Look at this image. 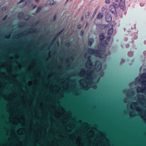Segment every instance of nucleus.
<instances>
[{"instance_id": "obj_16", "label": "nucleus", "mask_w": 146, "mask_h": 146, "mask_svg": "<svg viewBox=\"0 0 146 146\" xmlns=\"http://www.w3.org/2000/svg\"><path fill=\"white\" fill-rule=\"evenodd\" d=\"M23 2H25V0H21V1H20V2H19L18 3H21Z\"/></svg>"}, {"instance_id": "obj_7", "label": "nucleus", "mask_w": 146, "mask_h": 146, "mask_svg": "<svg viewBox=\"0 0 146 146\" xmlns=\"http://www.w3.org/2000/svg\"><path fill=\"white\" fill-rule=\"evenodd\" d=\"M48 5H54L56 4V3L53 0H49L47 2Z\"/></svg>"}, {"instance_id": "obj_12", "label": "nucleus", "mask_w": 146, "mask_h": 146, "mask_svg": "<svg viewBox=\"0 0 146 146\" xmlns=\"http://www.w3.org/2000/svg\"><path fill=\"white\" fill-rule=\"evenodd\" d=\"M105 3L107 4H109L110 3V0H106Z\"/></svg>"}, {"instance_id": "obj_4", "label": "nucleus", "mask_w": 146, "mask_h": 146, "mask_svg": "<svg viewBox=\"0 0 146 146\" xmlns=\"http://www.w3.org/2000/svg\"><path fill=\"white\" fill-rule=\"evenodd\" d=\"M117 7V3H114L113 5L110 6V10L111 12L114 14H116L117 13L116 9V7Z\"/></svg>"}, {"instance_id": "obj_22", "label": "nucleus", "mask_w": 146, "mask_h": 146, "mask_svg": "<svg viewBox=\"0 0 146 146\" xmlns=\"http://www.w3.org/2000/svg\"><path fill=\"white\" fill-rule=\"evenodd\" d=\"M89 65H90V66H91V65H92V64H90Z\"/></svg>"}, {"instance_id": "obj_23", "label": "nucleus", "mask_w": 146, "mask_h": 146, "mask_svg": "<svg viewBox=\"0 0 146 146\" xmlns=\"http://www.w3.org/2000/svg\"><path fill=\"white\" fill-rule=\"evenodd\" d=\"M142 68V67H141V69H140L141 70Z\"/></svg>"}, {"instance_id": "obj_5", "label": "nucleus", "mask_w": 146, "mask_h": 146, "mask_svg": "<svg viewBox=\"0 0 146 146\" xmlns=\"http://www.w3.org/2000/svg\"><path fill=\"white\" fill-rule=\"evenodd\" d=\"M95 69L97 71H99L101 67V65L99 61H96L95 64Z\"/></svg>"}, {"instance_id": "obj_19", "label": "nucleus", "mask_w": 146, "mask_h": 146, "mask_svg": "<svg viewBox=\"0 0 146 146\" xmlns=\"http://www.w3.org/2000/svg\"><path fill=\"white\" fill-rule=\"evenodd\" d=\"M5 10V8H3V10Z\"/></svg>"}, {"instance_id": "obj_11", "label": "nucleus", "mask_w": 146, "mask_h": 146, "mask_svg": "<svg viewBox=\"0 0 146 146\" xmlns=\"http://www.w3.org/2000/svg\"><path fill=\"white\" fill-rule=\"evenodd\" d=\"M104 37V36L102 34H101L100 35V40L103 39Z\"/></svg>"}, {"instance_id": "obj_15", "label": "nucleus", "mask_w": 146, "mask_h": 146, "mask_svg": "<svg viewBox=\"0 0 146 146\" xmlns=\"http://www.w3.org/2000/svg\"><path fill=\"white\" fill-rule=\"evenodd\" d=\"M81 27V25H79L78 26V29H80Z\"/></svg>"}, {"instance_id": "obj_3", "label": "nucleus", "mask_w": 146, "mask_h": 146, "mask_svg": "<svg viewBox=\"0 0 146 146\" xmlns=\"http://www.w3.org/2000/svg\"><path fill=\"white\" fill-rule=\"evenodd\" d=\"M88 52L90 54H93V55L96 56H98L102 58L103 54L100 53L99 51L96 50H93L91 49L88 50Z\"/></svg>"}, {"instance_id": "obj_2", "label": "nucleus", "mask_w": 146, "mask_h": 146, "mask_svg": "<svg viewBox=\"0 0 146 146\" xmlns=\"http://www.w3.org/2000/svg\"><path fill=\"white\" fill-rule=\"evenodd\" d=\"M115 3L117 4V7L120 8L122 10H124L125 9V0H115Z\"/></svg>"}, {"instance_id": "obj_21", "label": "nucleus", "mask_w": 146, "mask_h": 146, "mask_svg": "<svg viewBox=\"0 0 146 146\" xmlns=\"http://www.w3.org/2000/svg\"><path fill=\"white\" fill-rule=\"evenodd\" d=\"M88 62H87V63H86V64H87V65H88Z\"/></svg>"}, {"instance_id": "obj_8", "label": "nucleus", "mask_w": 146, "mask_h": 146, "mask_svg": "<svg viewBox=\"0 0 146 146\" xmlns=\"http://www.w3.org/2000/svg\"><path fill=\"white\" fill-rule=\"evenodd\" d=\"M113 32V28H111L108 30V34L109 35H111L112 34Z\"/></svg>"}, {"instance_id": "obj_1", "label": "nucleus", "mask_w": 146, "mask_h": 146, "mask_svg": "<svg viewBox=\"0 0 146 146\" xmlns=\"http://www.w3.org/2000/svg\"><path fill=\"white\" fill-rule=\"evenodd\" d=\"M139 81L141 83L143 86L142 88L140 87L137 88V92L145 93L146 95V73H144L141 75V78L139 79Z\"/></svg>"}, {"instance_id": "obj_10", "label": "nucleus", "mask_w": 146, "mask_h": 146, "mask_svg": "<svg viewBox=\"0 0 146 146\" xmlns=\"http://www.w3.org/2000/svg\"><path fill=\"white\" fill-rule=\"evenodd\" d=\"M94 40L93 38H91L89 39V45L90 46H91L92 43L94 42Z\"/></svg>"}, {"instance_id": "obj_18", "label": "nucleus", "mask_w": 146, "mask_h": 146, "mask_svg": "<svg viewBox=\"0 0 146 146\" xmlns=\"http://www.w3.org/2000/svg\"><path fill=\"white\" fill-rule=\"evenodd\" d=\"M41 7H39L38 8V10L37 11H38V10H39V9H41Z\"/></svg>"}, {"instance_id": "obj_17", "label": "nucleus", "mask_w": 146, "mask_h": 146, "mask_svg": "<svg viewBox=\"0 0 146 146\" xmlns=\"http://www.w3.org/2000/svg\"><path fill=\"white\" fill-rule=\"evenodd\" d=\"M83 32L82 31H81V35H83Z\"/></svg>"}, {"instance_id": "obj_13", "label": "nucleus", "mask_w": 146, "mask_h": 146, "mask_svg": "<svg viewBox=\"0 0 146 146\" xmlns=\"http://www.w3.org/2000/svg\"><path fill=\"white\" fill-rule=\"evenodd\" d=\"M97 10H96L95 11V12H94V13L93 14V15H92V17H94V16L95 15H96V13H97Z\"/></svg>"}, {"instance_id": "obj_20", "label": "nucleus", "mask_w": 146, "mask_h": 146, "mask_svg": "<svg viewBox=\"0 0 146 146\" xmlns=\"http://www.w3.org/2000/svg\"><path fill=\"white\" fill-rule=\"evenodd\" d=\"M35 1L36 2H38V0H35Z\"/></svg>"}, {"instance_id": "obj_6", "label": "nucleus", "mask_w": 146, "mask_h": 146, "mask_svg": "<svg viewBox=\"0 0 146 146\" xmlns=\"http://www.w3.org/2000/svg\"><path fill=\"white\" fill-rule=\"evenodd\" d=\"M112 20V17L111 15H107L106 17V20L107 22L111 21Z\"/></svg>"}, {"instance_id": "obj_24", "label": "nucleus", "mask_w": 146, "mask_h": 146, "mask_svg": "<svg viewBox=\"0 0 146 146\" xmlns=\"http://www.w3.org/2000/svg\"><path fill=\"white\" fill-rule=\"evenodd\" d=\"M68 1V0H67V2Z\"/></svg>"}, {"instance_id": "obj_14", "label": "nucleus", "mask_w": 146, "mask_h": 146, "mask_svg": "<svg viewBox=\"0 0 146 146\" xmlns=\"http://www.w3.org/2000/svg\"><path fill=\"white\" fill-rule=\"evenodd\" d=\"M90 13L89 12H88L86 14V17L87 16H88L89 15Z\"/></svg>"}, {"instance_id": "obj_9", "label": "nucleus", "mask_w": 146, "mask_h": 146, "mask_svg": "<svg viewBox=\"0 0 146 146\" xmlns=\"http://www.w3.org/2000/svg\"><path fill=\"white\" fill-rule=\"evenodd\" d=\"M103 17V15L100 13H99L98 15L97 18L98 19H101Z\"/></svg>"}]
</instances>
